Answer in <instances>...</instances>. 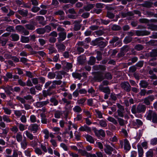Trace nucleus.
<instances>
[{
    "mask_svg": "<svg viewBox=\"0 0 157 157\" xmlns=\"http://www.w3.org/2000/svg\"><path fill=\"white\" fill-rule=\"evenodd\" d=\"M59 37L58 38V41L61 42L64 40L66 38L67 33L66 32H60L58 34Z\"/></svg>",
    "mask_w": 157,
    "mask_h": 157,
    "instance_id": "nucleus-13",
    "label": "nucleus"
},
{
    "mask_svg": "<svg viewBox=\"0 0 157 157\" xmlns=\"http://www.w3.org/2000/svg\"><path fill=\"white\" fill-rule=\"evenodd\" d=\"M153 5V3L149 1H146L144 3L141 4V5L143 7L150 8Z\"/></svg>",
    "mask_w": 157,
    "mask_h": 157,
    "instance_id": "nucleus-25",
    "label": "nucleus"
},
{
    "mask_svg": "<svg viewBox=\"0 0 157 157\" xmlns=\"http://www.w3.org/2000/svg\"><path fill=\"white\" fill-rule=\"evenodd\" d=\"M119 39V38L117 36L113 37L109 41V43L111 44H113L114 43L118 41Z\"/></svg>",
    "mask_w": 157,
    "mask_h": 157,
    "instance_id": "nucleus-64",
    "label": "nucleus"
},
{
    "mask_svg": "<svg viewBox=\"0 0 157 157\" xmlns=\"http://www.w3.org/2000/svg\"><path fill=\"white\" fill-rule=\"evenodd\" d=\"M76 50L77 52L76 53L75 52L74 54L76 53V54L79 55L81 53H83L84 52V49L83 48L80 46H78L77 47Z\"/></svg>",
    "mask_w": 157,
    "mask_h": 157,
    "instance_id": "nucleus-54",
    "label": "nucleus"
},
{
    "mask_svg": "<svg viewBox=\"0 0 157 157\" xmlns=\"http://www.w3.org/2000/svg\"><path fill=\"white\" fill-rule=\"evenodd\" d=\"M63 68L66 69V70L70 69L72 67V64L71 63L64 62L63 63Z\"/></svg>",
    "mask_w": 157,
    "mask_h": 157,
    "instance_id": "nucleus-27",
    "label": "nucleus"
},
{
    "mask_svg": "<svg viewBox=\"0 0 157 157\" xmlns=\"http://www.w3.org/2000/svg\"><path fill=\"white\" fill-rule=\"evenodd\" d=\"M49 103L48 99H47L45 101H38L36 103V105L37 107L41 108L45 106Z\"/></svg>",
    "mask_w": 157,
    "mask_h": 157,
    "instance_id": "nucleus-14",
    "label": "nucleus"
},
{
    "mask_svg": "<svg viewBox=\"0 0 157 157\" xmlns=\"http://www.w3.org/2000/svg\"><path fill=\"white\" fill-rule=\"evenodd\" d=\"M120 145L121 148H123L124 145V149L127 151H129L131 148V145L129 141L127 139L119 141Z\"/></svg>",
    "mask_w": 157,
    "mask_h": 157,
    "instance_id": "nucleus-3",
    "label": "nucleus"
},
{
    "mask_svg": "<svg viewBox=\"0 0 157 157\" xmlns=\"http://www.w3.org/2000/svg\"><path fill=\"white\" fill-rule=\"evenodd\" d=\"M79 130L81 132L86 131L88 133H90L91 132V128L86 125L81 127L79 128Z\"/></svg>",
    "mask_w": 157,
    "mask_h": 157,
    "instance_id": "nucleus-16",
    "label": "nucleus"
},
{
    "mask_svg": "<svg viewBox=\"0 0 157 157\" xmlns=\"http://www.w3.org/2000/svg\"><path fill=\"white\" fill-rule=\"evenodd\" d=\"M26 28L29 30L33 31L35 29V25L33 24H29L25 25Z\"/></svg>",
    "mask_w": 157,
    "mask_h": 157,
    "instance_id": "nucleus-30",
    "label": "nucleus"
},
{
    "mask_svg": "<svg viewBox=\"0 0 157 157\" xmlns=\"http://www.w3.org/2000/svg\"><path fill=\"white\" fill-rule=\"evenodd\" d=\"M117 106L118 109L117 111V115L114 116H117L118 117H123L124 116V113L125 112L124 107L119 103L117 104Z\"/></svg>",
    "mask_w": 157,
    "mask_h": 157,
    "instance_id": "nucleus-6",
    "label": "nucleus"
},
{
    "mask_svg": "<svg viewBox=\"0 0 157 157\" xmlns=\"http://www.w3.org/2000/svg\"><path fill=\"white\" fill-rule=\"evenodd\" d=\"M92 129L94 131L95 135L97 136H101L103 137L105 136V131L102 129H101L98 130L95 127H94L92 128Z\"/></svg>",
    "mask_w": 157,
    "mask_h": 157,
    "instance_id": "nucleus-9",
    "label": "nucleus"
},
{
    "mask_svg": "<svg viewBox=\"0 0 157 157\" xmlns=\"http://www.w3.org/2000/svg\"><path fill=\"white\" fill-rule=\"evenodd\" d=\"M94 73V79L95 81L100 82L105 79L103 75V73L102 72L98 71Z\"/></svg>",
    "mask_w": 157,
    "mask_h": 157,
    "instance_id": "nucleus-5",
    "label": "nucleus"
},
{
    "mask_svg": "<svg viewBox=\"0 0 157 157\" xmlns=\"http://www.w3.org/2000/svg\"><path fill=\"white\" fill-rule=\"evenodd\" d=\"M71 148L75 151H78V152L80 153L82 156L86 157H97L96 155L94 154H92L91 153L87 152L84 150H82L81 149H78L77 147L75 146H72Z\"/></svg>",
    "mask_w": 157,
    "mask_h": 157,
    "instance_id": "nucleus-2",
    "label": "nucleus"
},
{
    "mask_svg": "<svg viewBox=\"0 0 157 157\" xmlns=\"http://www.w3.org/2000/svg\"><path fill=\"white\" fill-rule=\"evenodd\" d=\"M114 117L117 119L120 126H123L124 124V121L123 119L119 118L117 116H114Z\"/></svg>",
    "mask_w": 157,
    "mask_h": 157,
    "instance_id": "nucleus-38",
    "label": "nucleus"
},
{
    "mask_svg": "<svg viewBox=\"0 0 157 157\" xmlns=\"http://www.w3.org/2000/svg\"><path fill=\"white\" fill-rule=\"evenodd\" d=\"M86 59L85 56L82 55L80 56L77 58V61L78 63L81 64H83L85 62Z\"/></svg>",
    "mask_w": 157,
    "mask_h": 157,
    "instance_id": "nucleus-20",
    "label": "nucleus"
},
{
    "mask_svg": "<svg viewBox=\"0 0 157 157\" xmlns=\"http://www.w3.org/2000/svg\"><path fill=\"white\" fill-rule=\"evenodd\" d=\"M63 112L61 111H57L55 112L54 116L56 118H59L62 115Z\"/></svg>",
    "mask_w": 157,
    "mask_h": 157,
    "instance_id": "nucleus-51",
    "label": "nucleus"
},
{
    "mask_svg": "<svg viewBox=\"0 0 157 157\" xmlns=\"http://www.w3.org/2000/svg\"><path fill=\"white\" fill-rule=\"evenodd\" d=\"M105 79H106L108 80H111L112 78V76L111 73L109 72H106L104 74Z\"/></svg>",
    "mask_w": 157,
    "mask_h": 157,
    "instance_id": "nucleus-40",
    "label": "nucleus"
},
{
    "mask_svg": "<svg viewBox=\"0 0 157 157\" xmlns=\"http://www.w3.org/2000/svg\"><path fill=\"white\" fill-rule=\"evenodd\" d=\"M147 115L146 117V119L149 120L151 121V114H152L153 117L151 119L152 122L155 123H157V115L155 113L151 110H149L147 113Z\"/></svg>",
    "mask_w": 157,
    "mask_h": 157,
    "instance_id": "nucleus-4",
    "label": "nucleus"
},
{
    "mask_svg": "<svg viewBox=\"0 0 157 157\" xmlns=\"http://www.w3.org/2000/svg\"><path fill=\"white\" fill-rule=\"evenodd\" d=\"M56 74V78L57 79H61L62 78V75H65L66 73L63 71H57L55 72Z\"/></svg>",
    "mask_w": 157,
    "mask_h": 157,
    "instance_id": "nucleus-17",
    "label": "nucleus"
},
{
    "mask_svg": "<svg viewBox=\"0 0 157 157\" xmlns=\"http://www.w3.org/2000/svg\"><path fill=\"white\" fill-rule=\"evenodd\" d=\"M25 134L27 137L30 140H32L33 139L34 136L28 131H25Z\"/></svg>",
    "mask_w": 157,
    "mask_h": 157,
    "instance_id": "nucleus-43",
    "label": "nucleus"
},
{
    "mask_svg": "<svg viewBox=\"0 0 157 157\" xmlns=\"http://www.w3.org/2000/svg\"><path fill=\"white\" fill-rule=\"evenodd\" d=\"M86 101V98H81L77 101V103L78 105L81 106H84L85 105V101Z\"/></svg>",
    "mask_w": 157,
    "mask_h": 157,
    "instance_id": "nucleus-34",
    "label": "nucleus"
},
{
    "mask_svg": "<svg viewBox=\"0 0 157 157\" xmlns=\"http://www.w3.org/2000/svg\"><path fill=\"white\" fill-rule=\"evenodd\" d=\"M135 33L136 35L138 36L148 35L150 34V32L146 30H136Z\"/></svg>",
    "mask_w": 157,
    "mask_h": 157,
    "instance_id": "nucleus-10",
    "label": "nucleus"
},
{
    "mask_svg": "<svg viewBox=\"0 0 157 157\" xmlns=\"http://www.w3.org/2000/svg\"><path fill=\"white\" fill-rule=\"evenodd\" d=\"M17 12L18 13L21 15L22 17H26L28 14V11L27 10L24 9L19 10Z\"/></svg>",
    "mask_w": 157,
    "mask_h": 157,
    "instance_id": "nucleus-23",
    "label": "nucleus"
},
{
    "mask_svg": "<svg viewBox=\"0 0 157 157\" xmlns=\"http://www.w3.org/2000/svg\"><path fill=\"white\" fill-rule=\"evenodd\" d=\"M97 54V56H96V58L98 61H100L102 59V52L100 51H97L96 52Z\"/></svg>",
    "mask_w": 157,
    "mask_h": 157,
    "instance_id": "nucleus-53",
    "label": "nucleus"
},
{
    "mask_svg": "<svg viewBox=\"0 0 157 157\" xmlns=\"http://www.w3.org/2000/svg\"><path fill=\"white\" fill-rule=\"evenodd\" d=\"M56 74L53 72H49L48 74V77L50 79H53L55 77Z\"/></svg>",
    "mask_w": 157,
    "mask_h": 157,
    "instance_id": "nucleus-63",
    "label": "nucleus"
},
{
    "mask_svg": "<svg viewBox=\"0 0 157 157\" xmlns=\"http://www.w3.org/2000/svg\"><path fill=\"white\" fill-rule=\"evenodd\" d=\"M2 117L3 121L7 123H10L11 121V120L9 118V117L6 115H3L2 116Z\"/></svg>",
    "mask_w": 157,
    "mask_h": 157,
    "instance_id": "nucleus-57",
    "label": "nucleus"
},
{
    "mask_svg": "<svg viewBox=\"0 0 157 157\" xmlns=\"http://www.w3.org/2000/svg\"><path fill=\"white\" fill-rule=\"evenodd\" d=\"M84 137L86 139L87 141L91 144H93L94 142L93 138L90 135L86 134L84 136Z\"/></svg>",
    "mask_w": 157,
    "mask_h": 157,
    "instance_id": "nucleus-24",
    "label": "nucleus"
},
{
    "mask_svg": "<svg viewBox=\"0 0 157 157\" xmlns=\"http://www.w3.org/2000/svg\"><path fill=\"white\" fill-rule=\"evenodd\" d=\"M22 112H25L24 110H14V114L17 117H19L21 116L22 114Z\"/></svg>",
    "mask_w": 157,
    "mask_h": 157,
    "instance_id": "nucleus-47",
    "label": "nucleus"
},
{
    "mask_svg": "<svg viewBox=\"0 0 157 157\" xmlns=\"http://www.w3.org/2000/svg\"><path fill=\"white\" fill-rule=\"evenodd\" d=\"M132 39V38L130 36H126L125 37L123 41L125 44H127L130 42Z\"/></svg>",
    "mask_w": 157,
    "mask_h": 157,
    "instance_id": "nucleus-44",
    "label": "nucleus"
},
{
    "mask_svg": "<svg viewBox=\"0 0 157 157\" xmlns=\"http://www.w3.org/2000/svg\"><path fill=\"white\" fill-rule=\"evenodd\" d=\"M54 15H58L62 16L64 15V13L63 10H59L55 11L54 12Z\"/></svg>",
    "mask_w": 157,
    "mask_h": 157,
    "instance_id": "nucleus-46",
    "label": "nucleus"
},
{
    "mask_svg": "<svg viewBox=\"0 0 157 157\" xmlns=\"http://www.w3.org/2000/svg\"><path fill=\"white\" fill-rule=\"evenodd\" d=\"M96 60L95 58L91 56L90 58V59L88 62V64L91 65H93L95 63Z\"/></svg>",
    "mask_w": 157,
    "mask_h": 157,
    "instance_id": "nucleus-33",
    "label": "nucleus"
},
{
    "mask_svg": "<svg viewBox=\"0 0 157 157\" xmlns=\"http://www.w3.org/2000/svg\"><path fill=\"white\" fill-rule=\"evenodd\" d=\"M120 85L122 89L127 92H130L131 90V86L127 81H124L121 82Z\"/></svg>",
    "mask_w": 157,
    "mask_h": 157,
    "instance_id": "nucleus-7",
    "label": "nucleus"
},
{
    "mask_svg": "<svg viewBox=\"0 0 157 157\" xmlns=\"http://www.w3.org/2000/svg\"><path fill=\"white\" fill-rule=\"evenodd\" d=\"M62 100L63 102V104H65L66 107V106H67L68 105L71 103V101H68L67 99L65 98H63L62 99Z\"/></svg>",
    "mask_w": 157,
    "mask_h": 157,
    "instance_id": "nucleus-60",
    "label": "nucleus"
},
{
    "mask_svg": "<svg viewBox=\"0 0 157 157\" xmlns=\"http://www.w3.org/2000/svg\"><path fill=\"white\" fill-rule=\"evenodd\" d=\"M56 46L59 51L63 52L65 50L66 46L63 44H56Z\"/></svg>",
    "mask_w": 157,
    "mask_h": 157,
    "instance_id": "nucleus-21",
    "label": "nucleus"
},
{
    "mask_svg": "<svg viewBox=\"0 0 157 157\" xmlns=\"http://www.w3.org/2000/svg\"><path fill=\"white\" fill-rule=\"evenodd\" d=\"M94 4H89L83 7V9L86 11H89L94 7Z\"/></svg>",
    "mask_w": 157,
    "mask_h": 157,
    "instance_id": "nucleus-39",
    "label": "nucleus"
},
{
    "mask_svg": "<svg viewBox=\"0 0 157 157\" xmlns=\"http://www.w3.org/2000/svg\"><path fill=\"white\" fill-rule=\"evenodd\" d=\"M98 89L101 91L108 94H109L110 92V90L108 86L104 87L102 85H99Z\"/></svg>",
    "mask_w": 157,
    "mask_h": 157,
    "instance_id": "nucleus-11",
    "label": "nucleus"
},
{
    "mask_svg": "<svg viewBox=\"0 0 157 157\" xmlns=\"http://www.w3.org/2000/svg\"><path fill=\"white\" fill-rule=\"evenodd\" d=\"M99 124L102 127H105L107 126L106 121L104 120H101L99 121Z\"/></svg>",
    "mask_w": 157,
    "mask_h": 157,
    "instance_id": "nucleus-50",
    "label": "nucleus"
},
{
    "mask_svg": "<svg viewBox=\"0 0 157 157\" xmlns=\"http://www.w3.org/2000/svg\"><path fill=\"white\" fill-rule=\"evenodd\" d=\"M12 38V40L13 41H17L19 39V35L16 33H13L10 36Z\"/></svg>",
    "mask_w": 157,
    "mask_h": 157,
    "instance_id": "nucleus-26",
    "label": "nucleus"
},
{
    "mask_svg": "<svg viewBox=\"0 0 157 157\" xmlns=\"http://www.w3.org/2000/svg\"><path fill=\"white\" fill-rule=\"evenodd\" d=\"M107 120L109 121L112 122L115 125H116L118 124V122L114 118L112 117H109L107 118Z\"/></svg>",
    "mask_w": 157,
    "mask_h": 157,
    "instance_id": "nucleus-45",
    "label": "nucleus"
},
{
    "mask_svg": "<svg viewBox=\"0 0 157 157\" xmlns=\"http://www.w3.org/2000/svg\"><path fill=\"white\" fill-rule=\"evenodd\" d=\"M40 148L45 153L47 152V149L46 147V144H40Z\"/></svg>",
    "mask_w": 157,
    "mask_h": 157,
    "instance_id": "nucleus-62",
    "label": "nucleus"
},
{
    "mask_svg": "<svg viewBox=\"0 0 157 157\" xmlns=\"http://www.w3.org/2000/svg\"><path fill=\"white\" fill-rule=\"evenodd\" d=\"M2 133H0L1 135H0V136L5 138L7 136V134L9 131V128L8 127L6 128L5 129H2Z\"/></svg>",
    "mask_w": 157,
    "mask_h": 157,
    "instance_id": "nucleus-19",
    "label": "nucleus"
},
{
    "mask_svg": "<svg viewBox=\"0 0 157 157\" xmlns=\"http://www.w3.org/2000/svg\"><path fill=\"white\" fill-rule=\"evenodd\" d=\"M36 33L39 34H43L44 33V31L43 28H41L37 29L36 30Z\"/></svg>",
    "mask_w": 157,
    "mask_h": 157,
    "instance_id": "nucleus-56",
    "label": "nucleus"
},
{
    "mask_svg": "<svg viewBox=\"0 0 157 157\" xmlns=\"http://www.w3.org/2000/svg\"><path fill=\"white\" fill-rule=\"evenodd\" d=\"M50 101L51 103H53V105L54 106L57 105L59 103L58 101L55 97L51 98Z\"/></svg>",
    "mask_w": 157,
    "mask_h": 157,
    "instance_id": "nucleus-48",
    "label": "nucleus"
},
{
    "mask_svg": "<svg viewBox=\"0 0 157 157\" xmlns=\"http://www.w3.org/2000/svg\"><path fill=\"white\" fill-rule=\"evenodd\" d=\"M137 147L138 150V155L139 157L142 156L143 153V149L140 144H138L137 145Z\"/></svg>",
    "mask_w": 157,
    "mask_h": 157,
    "instance_id": "nucleus-22",
    "label": "nucleus"
},
{
    "mask_svg": "<svg viewBox=\"0 0 157 157\" xmlns=\"http://www.w3.org/2000/svg\"><path fill=\"white\" fill-rule=\"evenodd\" d=\"M1 77L4 79V82H7L9 79H12L13 78L12 74L9 72H7L5 76H1Z\"/></svg>",
    "mask_w": 157,
    "mask_h": 157,
    "instance_id": "nucleus-15",
    "label": "nucleus"
},
{
    "mask_svg": "<svg viewBox=\"0 0 157 157\" xmlns=\"http://www.w3.org/2000/svg\"><path fill=\"white\" fill-rule=\"evenodd\" d=\"M104 151L105 152L109 155H111L113 151L114 153L116 152V151L109 145H105Z\"/></svg>",
    "mask_w": 157,
    "mask_h": 157,
    "instance_id": "nucleus-8",
    "label": "nucleus"
},
{
    "mask_svg": "<svg viewBox=\"0 0 157 157\" xmlns=\"http://www.w3.org/2000/svg\"><path fill=\"white\" fill-rule=\"evenodd\" d=\"M38 125L36 124H32L28 127V129L35 133L37 132L38 129Z\"/></svg>",
    "mask_w": 157,
    "mask_h": 157,
    "instance_id": "nucleus-12",
    "label": "nucleus"
},
{
    "mask_svg": "<svg viewBox=\"0 0 157 157\" xmlns=\"http://www.w3.org/2000/svg\"><path fill=\"white\" fill-rule=\"evenodd\" d=\"M16 138L17 141L18 142H20L22 140V134L20 132L17 133L16 136Z\"/></svg>",
    "mask_w": 157,
    "mask_h": 157,
    "instance_id": "nucleus-37",
    "label": "nucleus"
},
{
    "mask_svg": "<svg viewBox=\"0 0 157 157\" xmlns=\"http://www.w3.org/2000/svg\"><path fill=\"white\" fill-rule=\"evenodd\" d=\"M52 130L53 131L56 132V133H54L55 134H60L61 135L62 133L60 132V128L57 127H54L52 128Z\"/></svg>",
    "mask_w": 157,
    "mask_h": 157,
    "instance_id": "nucleus-58",
    "label": "nucleus"
},
{
    "mask_svg": "<svg viewBox=\"0 0 157 157\" xmlns=\"http://www.w3.org/2000/svg\"><path fill=\"white\" fill-rule=\"evenodd\" d=\"M95 111L96 113V116L97 117L99 118H103L102 116L103 113L101 111L98 109H95Z\"/></svg>",
    "mask_w": 157,
    "mask_h": 157,
    "instance_id": "nucleus-52",
    "label": "nucleus"
},
{
    "mask_svg": "<svg viewBox=\"0 0 157 157\" xmlns=\"http://www.w3.org/2000/svg\"><path fill=\"white\" fill-rule=\"evenodd\" d=\"M72 75L74 78L78 79L79 80H80L82 77L81 74H79L76 72H73L72 73Z\"/></svg>",
    "mask_w": 157,
    "mask_h": 157,
    "instance_id": "nucleus-42",
    "label": "nucleus"
},
{
    "mask_svg": "<svg viewBox=\"0 0 157 157\" xmlns=\"http://www.w3.org/2000/svg\"><path fill=\"white\" fill-rule=\"evenodd\" d=\"M30 120L31 122L32 123H34L36 122H37V123H39L40 122V121L39 120H36V116L34 115H31L30 117Z\"/></svg>",
    "mask_w": 157,
    "mask_h": 157,
    "instance_id": "nucleus-55",
    "label": "nucleus"
},
{
    "mask_svg": "<svg viewBox=\"0 0 157 157\" xmlns=\"http://www.w3.org/2000/svg\"><path fill=\"white\" fill-rule=\"evenodd\" d=\"M121 29V28L120 26L116 25H113L111 27V29L113 31L120 30Z\"/></svg>",
    "mask_w": 157,
    "mask_h": 157,
    "instance_id": "nucleus-61",
    "label": "nucleus"
},
{
    "mask_svg": "<svg viewBox=\"0 0 157 157\" xmlns=\"http://www.w3.org/2000/svg\"><path fill=\"white\" fill-rule=\"evenodd\" d=\"M42 132L45 135L44 138L48 139L49 137V132L48 130L47 129H44L42 131Z\"/></svg>",
    "mask_w": 157,
    "mask_h": 157,
    "instance_id": "nucleus-49",
    "label": "nucleus"
},
{
    "mask_svg": "<svg viewBox=\"0 0 157 157\" xmlns=\"http://www.w3.org/2000/svg\"><path fill=\"white\" fill-rule=\"evenodd\" d=\"M73 111L75 113H79L82 112V109L79 105H76L73 108Z\"/></svg>",
    "mask_w": 157,
    "mask_h": 157,
    "instance_id": "nucleus-35",
    "label": "nucleus"
},
{
    "mask_svg": "<svg viewBox=\"0 0 157 157\" xmlns=\"http://www.w3.org/2000/svg\"><path fill=\"white\" fill-rule=\"evenodd\" d=\"M10 91H13V89L11 86L7 85L6 86L5 92L8 94L10 95L12 94Z\"/></svg>",
    "mask_w": 157,
    "mask_h": 157,
    "instance_id": "nucleus-28",
    "label": "nucleus"
},
{
    "mask_svg": "<svg viewBox=\"0 0 157 157\" xmlns=\"http://www.w3.org/2000/svg\"><path fill=\"white\" fill-rule=\"evenodd\" d=\"M146 106L144 104L139 103L137 106L136 105L132 106L131 111L133 114H136L137 113H144L146 110Z\"/></svg>",
    "mask_w": 157,
    "mask_h": 157,
    "instance_id": "nucleus-1",
    "label": "nucleus"
},
{
    "mask_svg": "<svg viewBox=\"0 0 157 157\" xmlns=\"http://www.w3.org/2000/svg\"><path fill=\"white\" fill-rule=\"evenodd\" d=\"M88 92L89 94H91L93 97L96 96V94L95 93V91L92 86L88 89Z\"/></svg>",
    "mask_w": 157,
    "mask_h": 157,
    "instance_id": "nucleus-36",
    "label": "nucleus"
},
{
    "mask_svg": "<svg viewBox=\"0 0 157 157\" xmlns=\"http://www.w3.org/2000/svg\"><path fill=\"white\" fill-rule=\"evenodd\" d=\"M21 41L23 43H29V37L21 36Z\"/></svg>",
    "mask_w": 157,
    "mask_h": 157,
    "instance_id": "nucleus-32",
    "label": "nucleus"
},
{
    "mask_svg": "<svg viewBox=\"0 0 157 157\" xmlns=\"http://www.w3.org/2000/svg\"><path fill=\"white\" fill-rule=\"evenodd\" d=\"M20 142L21 147L23 149H25L27 148V142L25 137L24 138V139Z\"/></svg>",
    "mask_w": 157,
    "mask_h": 157,
    "instance_id": "nucleus-29",
    "label": "nucleus"
},
{
    "mask_svg": "<svg viewBox=\"0 0 157 157\" xmlns=\"http://www.w3.org/2000/svg\"><path fill=\"white\" fill-rule=\"evenodd\" d=\"M76 45L80 47L83 46V48H87L88 47V45L86 44L83 41H78Z\"/></svg>",
    "mask_w": 157,
    "mask_h": 157,
    "instance_id": "nucleus-41",
    "label": "nucleus"
},
{
    "mask_svg": "<svg viewBox=\"0 0 157 157\" xmlns=\"http://www.w3.org/2000/svg\"><path fill=\"white\" fill-rule=\"evenodd\" d=\"M139 85L141 87L146 88L148 86V84L146 81L142 80L140 81Z\"/></svg>",
    "mask_w": 157,
    "mask_h": 157,
    "instance_id": "nucleus-31",
    "label": "nucleus"
},
{
    "mask_svg": "<svg viewBox=\"0 0 157 157\" xmlns=\"http://www.w3.org/2000/svg\"><path fill=\"white\" fill-rule=\"evenodd\" d=\"M44 28V33H48L52 30V28L49 25H47L45 26Z\"/></svg>",
    "mask_w": 157,
    "mask_h": 157,
    "instance_id": "nucleus-59",
    "label": "nucleus"
},
{
    "mask_svg": "<svg viewBox=\"0 0 157 157\" xmlns=\"http://www.w3.org/2000/svg\"><path fill=\"white\" fill-rule=\"evenodd\" d=\"M36 20L38 21L39 23L43 25H46V22L44 21V18L42 16H37L36 17Z\"/></svg>",
    "mask_w": 157,
    "mask_h": 157,
    "instance_id": "nucleus-18",
    "label": "nucleus"
}]
</instances>
